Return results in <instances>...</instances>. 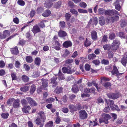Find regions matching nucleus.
I'll return each mask as SVG.
<instances>
[{"instance_id":"nucleus-36","label":"nucleus","mask_w":127,"mask_h":127,"mask_svg":"<svg viewBox=\"0 0 127 127\" xmlns=\"http://www.w3.org/2000/svg\"><path fill=\"white\" fill-rule=\"evenodd\" d=\"M22 78L24 82H27L29 81V78L27 76L25 75H23L22 77Z\"/></svg>"},{"instance_id":"nucleus-8","label":"nucleus","mask_w":127,"mask_h":127,"mask_svg":"<svg viewBox=\"0 0 127 127\" xmlns=\"http://www.w3.org/2000/svg\"><path fill=\"white\" fill-rule=\"evenodd\" d=\"M27 100L31 106H36L37 104L32 98L30 97H26Z\"/></svg>"},{"instance_id":"nucleus-20","label":"nucleus","mask_w":127,"mask_h":127,"mask_svg":"<svg viewBox=\"0 0 127 127\" xmlns=\"http://www.w3.org/2000/svg\"><path fill=\"white\" fill-rule=\"evenodd\" d=\"M12 53L14 54L17 55L18 53V48L17 47H15L11 50Z\"/></svg>"},{"instance_id":"nucleus-7","label":"nucleus","mask_w":127,"mask_h":127,"mask_svg":"<svg viewBox=\"0 0 127 127\" xmlns=\"http://www.w3.org/2000/svg\"><path fill=\"white\" fill-rule=\"evenodd\" d=\"M119 42L118 40H114L112 44V47L111 49L114 51H115L117 49L119 45Z\"/></svg>"},{"instance_id":"nucleus-23","label":"nucleus","mask_w":127,"mask_h":127,"mask_svg":"<svg viewBox=\"0 0 127 127\" xmlns=\"http://www.w3.org/2000/svg\"><path fill=\"white\" fill-rule=\"evenodd\" d=\"M62 90V88L59 87H57L54 90V92L56 94H58L61 93Z\"/></svg>"},{"instance_id":"nucleus-62","label":"nucleus","mask_w":127,"mask_h":127,"mask_svg":"<svg viewBox=\"0 0 127 127\" xmlns=\"http://www.w3.org/2000/svg\"><path fill=\"white\" fill-rule=\"evenodd\" d=\"M60 24L61 27L62 28H64L65 26V23L64 21L60 22Z\"/></svg>"},{"instance_id":"nucleus-40","label":"nucleus","mask_w":127,"mask_h":127,"mask_svg":"<svg viewBox=\"0 0 127 127\" xmlns=\"http://www.w3.org/2000/svg\"><path fill=\"white\" fill-rule=\"evenodd\" d=\"M9 116L8 113H2L1 115L3 119H7Z\"/></svg>"},{"instance_id":"nucleus-51","label":"nucleus","mask_w":127,"mask_h":127,"mask_svg":"<svg viewBox=\"0 0 127 127\" xmlns=\"http://www.w3.org/2000/svg\"><path fill=\"white\" fill-rule=\"evenodd\" d=\"M16 100L14 98H11L9 99L7 101V103L8 104H10L12 102H14Z\"/></svg>"},{"instance_id":"nucleus-41","label":"nucleus","mask_w":127,"mask_h":127,"mask_svg":"<svg viewBox=\"0 0 127 127\" xmlns=\"http://www.w3.org/2000/svg\"><path fill=\"white\" fill-rule=\"evenodd\" d=\"M53 3L51 2H48L46 3L45 4V6L47 8H49L51 7Z\"/></svg>"},{"instance_id":"nucleus-57","label":"nucleus","mask_w":127,"mask_h":127,"mask_svg":"<svg viewBox=\"0 0 127 127\" xmlns=\"http://www.w3.org/2000/svg\"><path fill=\"white\" fill-rule=\"evenodd\" d=\"M71 16V15L70 14L67 13L65 14V17L67 21H68L69 20Z\"/></svg>"},{"instance_id":"nucleus-39","label":"nucleus","mask_w":127,"mask_h":127,"mask_svg":"<svg viewBox=\"0 0 127 127\" xmlns=\"http://www.w3.org/2000/svg\"><path fill=\"white\" fill-rule=\"evenodd\" d=\"M17 3L22 6H24L25 4L24 1L22 0H18L17 1Z\"/></svg>"},{"instance_id":"nucleus-26","label":"nucleus","mask_w":127,"mask_h":127,"mask_svg":"<svg viewBox=\"0 0 127 127\" xmlns=\"http://www.w3.org/2000/svg\"><path fill=\"white\" fill-rule=\"evenodd\" d=\"M42 86L43 88H45L48 86L47 80L44 79H42Z\"/></svg>"},{"instance_id":"nucleus-32","label":"nucleus","mask_w":127,"mask_h":127,"mask_svg":"<svg viewBox=\"0 0 127 127\" xmlns=\"http://www.w3.org/2000/svg\"><path fill=\"white\" fill-rule=\"evenodd\" d=\"M118 72V69L115 66H113V69L111 71L112 74H117Z\"/></svg>"},{"instance_id":"nucleus-55","label":"nucleus","mask_w":127,"mask_h":127,"mask_svg":"<svg viewBox=\"0 0 127 127\" xmlns=\"http://www.w3.org/2000/svg\"><path fill=\"white\" fill-rule=\"evenodd\" d=\"M85 69L87 71H89L90 69V66L88 64H86L85 65Z\"/></svg>"},{"instance_id":"nucleus-28","label":"nucleus","mask_w":127,"mask_h":127,"mask_svg":"<svg viewBox=\"0 0 127 127\" xmlns=\"http://www.w3.org/2000/svg\"><path fill=\"white\" fill-rule=\"evenodd\" d=\"M59 79V80H63L65 79L64 75L61 72L60 70H59L58 73Z\"/></svg>"},{"instance_id":"nucleus-44","label":"nucleus","mask_w":127,"mask_h":127,"mask_svg":"<svg viewBox=\"0 0 127 127\" xmlns=\"http://www.w3.org/2000/svg\"><path fill=\"white\" fill-rule=\"evenodd\" d=\"M53 125V122L51 121H49L48 123L46 124L45 125V127H52Z\"/></svg>"},{"instance_id":"nucleus-15","label":"nucleus","mask_w":127,"mask_h":127,"mask_svg":"<svg viewBox=\"0 0 127 127\" xmlns=\"http://www.w3.org/2000/svg\"><path fill=\"white\" fill-rule=\"evenodd\" d=\"M20 100L18 99H16L15 100L14 102H13V106L15 108H18L20 107Z\"/></svg>"},{"instance_id":"nucleus-19","label":"nucleus","mask_w":127,"mask_h":127,"mask_svg":"<svg viewBox=\"0 0 127 127\" xmlns=\"http://www.w3.org/2000/svg\"><path fill=\"white\" fill-rule=\"evenodd\" d=\"M72 91L74 93H76L79 91L78 86L76 85H74L71 89Z\"/></svg>"},{"instance_id":"nucleus-63","label":"nucleus","mask_w":127,"mask_h":127,"mask_svg":"<svg viewBox=\"0 0 127 127\" xmlns=\"http://www.w3.org/2000/svg\"><path fill=\"white\" fill-rule=\"evenodd\" d=\"M24 67L25 69L27 71H29L30 70V67L29 65L26 64H24Z\"/></svg>"},{"instance_id":"nucleus-35","label":"nucleus","mask_w":127,"mask_h":127,"mask_svg":"<svg viewBox=\"0 0 127 127\" xmlns=\"http://www.w3.org/2000/svg\"><path fill=\"white\" fill-rule=\"evenodd\" d=\"M92 62L96 65H98L99 64L100 62L99 60L96 59L93 60Z\"/></svg>"},{"instance_id":"nucleus-53","label":"nucleus","mask_w":127,"mask_h":127,"mask_svg":"<svg viewBox=\"0 0 127 127\" xmlns=\"http://www.w3.org/2000/svg\"><path fill=\"white\" fill-rule=\"evenodd\" d=\"M78 12L80 13H87L88 12V11L87 10H84L82 9H78Z\"/></svg>"},{"instance_id":"nucleus-58","label":"nucleus","mask_w":127,"mask_h":127,"mask_svg":"<svg viewBox=\"0 0 127 127\" xmlns=\"http://www.w3.org/2000/svg\"><path fill=\"white\" fill-rule=\"evenodd\" d=\"M21 103L23 105H25L28 104V102L25 99H23L21 101Z\"/></svg>"},{"instance_id":"nucleus-4","label":"nucleus","mask_w":127,"mask_h":127,"mask_svg":"<svg viewBox=\"0 0 127 127\" xmlns=\"http://www.w3.org/2000/svg\"><path fill=\"white\" fill-rule=\"evenodd\" d=\"M105 102L108 105L110 106L111 109L114 110L117 109L118 107L114 104L113 101L110 99L106 100Z\"/></svg>"},{"instance_id":"nucleus-50","label":"nucleus","mask_w":127,"mask_h":127,"mask_svg":"<svg viewBox=\"0 0 127 127\" xmlns=\"http://www.w3.org/2000/svg\"><path fill=\"white\" fill-rule=\"evenodd\" d=\"M35 88L34 87V85H32L31 86V88L30 90V93L32 94L35 91Z\"/></svg>"},{"instance_id":"nucleus-18","label":"nucleus","mask_w":127,"mask_h":127,"mask_svg":"<svg viewBox=\"0 0 127 127\" xmlns=\"http://www.w3.org/2000/svg\"><path fill=\"white\" fill-rule=\"evenodd\" d=\"M31 109V108L30 106H25L23 108L22 111L23 112L26 113H29V110Z\"/></svg>"},{"instance_id":"nucleus-1","label":"nucleus","mask_w":127,"mask_h":127,"mask_svg":"<svg viewBox=\"0 0 127 127\" xmlns=\"http://www.w3.org/2000/svg\"><path fill=\"white\" fill-rule=\"evenodd\" d=\"M104 14L105 15H114V17H112L110 19L112 22H113L115 20H118L119 19V17L118 16V12L115 10H107L105 11Z\"/></svg>"},{"instance_id":"nucleus-27","label":"nucleus","mask_w":127,"mask_h":127,"mask_svg":"<svg viewBox=\"0 0 127 127\" xmlns=\"http://www.w3.org/2000/svg\"><path fill=\"white\" fill-rule=\"evenodd\" d=\"M103 47L105 50L109 51L110 50L111 48H112V47L109 44H106L103 45Z\"/></svg>"},{"instance_id":"nucleus-30","label":"nucleus","mask_w":127,"mask_h":127,"mask_svg":"<svg viewBox=\"0 0 127 127\" xmlns=\"http://www.w3.org/2000/svg\"><path fill=\"white\" fill-rule=\"evenodd\" d=\"M41 61V60L40 58H35V64L39 66L40 65Z\"/></svg>"},{"instance_id":"nucleus-49","label":"nucleus","mask_w":127,"mask_h":127,"mask_svg":"<svg viewBox=\"0 0 127 127\" xmlns=\"http://www.w3.org/2000/svg\"><path fill=\"white\" fill-rule=\"evenodd\" d=\"M44 22H46V21H41L38 24V25L41 28H43L45 27L44 24L43 23Z\"/></svg>"},{"instance_id":"nucleus-29","label":"nucleus","mask_w":127,"mask_h":127,"mask_svg":"<svg viewBox=\"0 0 127 127\" xmlns=\"http://www.w3.org/2000/svg\"><path fill=\"white\" fill-rule=\"evenodd\" d=\"M3 33L4 38H5L10 35V32L8 30H5L4 31Z\"/></svg>"},{"instance_id":"nucleus-16","label":"nucleus","mask_w":127,"mask_h":127,"mask_svg":"<svg viewBox=\"0 0 127 127\" xmlns=\"http://www.w3.org/2000/svg\"><path fill=\"white\" fill-rule=\"evenodd\" d=\"M58 35L60 37L64 38L67 35V34L65 32L60 30L58 32Z\"/></svg>"},{"instance_id":"nucleus-52","label":"nucleus","mask_w":127,"mask_h":127,"mask_svg":"<svg viewBox=\"0 0 127 127\" xmlns=\"http://www.w3.org/2000/svg\"><path fill=\"white\" fill-rule=\"evenodd\" d=\"M15 65L16 67L19 68L20 65V63L18 61H16L15 63Z\"/></svg>"},{"instance_id":"nucleus-47","label":"nucleus","mask_w":127,"mask_h":127,"mask_svg":"<svg viewBox=\"0 0 127 127\" xmlns=\"http://www.w3.org/2000/svg\"><path fill=\"white\" fill-rule=\"evenodd\" d=\"M115 34L113 33H110L109 38L111 40L115 38Z\"/></svg>"},{"instance_id":"nucleus-14","label":"nucleus","mask_w":127,"mask_h":127,"mask_svg":"<svg viewBox=\"0 0 127 127\" xmlns=\"http://www.w3.org/2000/svg\"><path fill=\"white\" fill-rule=\"evenodd\" d=\"M99 23L101 26L103 25L105 23V21L104 18L102 16L99 17L98 18Z\"/></svg>"},{"instance_id":"nucleus-22","label":"nucleus","mask_w":127,"mask_h":127,"mask_svg":"<svg viewBox=\"0 0 127 127\" xmlns=\"http://www.w3.org/2000/svg\"><path fill=\"white\" fill-rule=\"evenodd\" d=\"M51 13L50 11L49 10H47L42 13V15L44 17H47L50 15Z\"/></svg>"},{"instance_id":"nucleus-9","label":"nucleus","mask_w":127,"mask_h":127,"mask_svg":"<svg viewBox=\"0 0 127 127\" xmlns=\"http://www.w3.org/2000/svg\"><path fill=\"white\" fill-rule=\"evenodd\" d=\"M122 64L125 66L127 63V53L126 52L124 54L123 57L121 61Z\"/></svg>"},{"instance_id":"nucleus-54","label":"nucleus","mask_w":127,"mask_h":127,"mask_svg":"<svg viewBox=\"0 0 127 127\" xmlns=\"http://www.w3.org/2000/svg\"><path fill=\"white\" fill-rule=\"evenodd\" d=\"M103 85L105 88H107L111 86V84L110 83L106 82L104 83Z\"/></svg>"},{"instance_id":"nucleus-59","label":"nucleus","mask_w":127,"mask_h":127,"mask_svg":"<svg viewBox=\"0 0 127 127\" xmlns=\"http://www.w3.org/2000/svg\"><path fill=\"white\" fill-rule=\"evenodd\" d=\"M70 12L73 14H77L78 13L77 11L75 9H72L70 10Z\"/></svg>"},{"instance_id":"nucleus-42","label":"nucleus","mask_w":127,"mask_h":127,"mask_svg":"<svg viewBox=\"0 0 127 127\" xmlns=\"http://www.w3.org/2000/svg\"><path fill=\"white\" fill-rule=\"evenodd\" d=\"M55 99L54 98H53L51 97H49L46 99V101L48 103H51L54 102Z\"/></svg>"},{"instance_id":"nucleus-38","label":"nucleus","mask_w":127,"mask_h":127,"mask_svg":"<svg viewBox=\"0 0 127 127\" xmlns=\"http://www.w3.org/2000/svg\"><path fill=\"white\" fill-rule=\"evenodd\" d=\"M127 24V22L125 20H122L121 21L120 25L121 27H123L125 26Z\"/></svg>"},{"instance_id":"nucleus-48","label":"nucleus","mask_w":127,"mask_h":127,"mask_svg":"<svg viewBox=\"0 0 127 127\" xmlns=\"http://www.w3.org/2000/svg\"><path fill=\"white\" fill-rule=\"evenodd\" d=\"M101 63L105 65H107L109 63V62L107 60L103 59L101 61Z\"/></svg>"},{"instance_id":"nucleus-17","label":"nucleus","mask_w":127,"mask_h":127,"mask_svg":"<svg viewBox=\"0 0 127 127\" xmlns=\"http://www.w3.org/2000/svg\"><path fill=\"white\" fill-rule=\"evenodd\" d=\"M91 36L93 40H96L97 38L96 32L95 31H93L91 32Z\"/></svg>"},{"instance_id":"nucleus-5","label":"nucleus","mask_w":127,"mask_h":127,"mask_svg":"<svg viewBox=\"0 0 127 127\" xmlns=\"http://www.w3.org/2000/svg\"><path fill=\"white\" fill-rule=\"evenodd\" d=\"M79 117L81 119H85L87 118L88 114L84 110H81L79 112Z\"/></svg>"},{"instance_id":"nucleus-3","label":"nucleus","mask_w":127,"mask_h":127,"mask_svg":"<svg viewBox=\"0 0 127 127\" xmlns=\"http://www.w3.org/2000/svg\"><path fill=\"white\" fill-rule=\"evenodd\" d=\"M110 118V116L109 114H104L103 118H100L99 119V122L100 124L104 123L105 124H107L109 123L108 120Z\"/></svg>"},{"instance_id":"nucleus-64","label":"nucleus","mask_w":127,"mask_h":127,"mask_svg":"<svg viewBox=\"0 0 127 127\" xmlns=\"http://www.w3.org/2000/svg\"><path fill=\"white\" fill-rule=\"evenodd\" d=\"M11 76L13 80H15L16 79V77L15 73H12L11 74Z\"/></svg>"},{"instance_id":"nucleus-21","label":"nucleus","mask_w":127,"mask_h":127,"mask_svg":"<svg viewBox=\"0 0 127 127\" xmlns=\"http://www.w3.org/2000/svg\"><path fill=\"white\" fill-rule=\"evenodd\" d=\"M89 22L91 24H92V22H93V24L96 25L98 23L97 18L96 17H95L94 18L93 20L92 19H91L90 20Z\"/></svg>"},{"instance_id":"nucleus-11","label":"nucleus","mask_w":127,"mask_h":127,"mask_svg":"<svg viewBox=\"0 0 127 127\" xmlns=\"http://www.w3.org/2000/svg\"><path fill=\"white\" fill-rule=\"evenodd\" d=\"M107 96L109 98L114 99L118 98L119 94L117 93H109L107 94Z\"/></svg>"},{"instance_id":"nucleus-25","label":"nucleus","mask_w":127,"mask_h":127,"mask_svg":"<svg viewBox=\"0 0 127 127\" xmlns=\"http://www.w3.org/2000/svg\"><path fill=\"white\" fill-rule=\"evenodd\" d=\"M29 86L25 85L23 87H21L20 89V90L21 91L23 92H27L29 90Z\"/></svg>"},{"instance_id":"nucleus-2","label":"nucleus","mask_w":127,"mask_h":127,"mask_svg":"<svg viewBox=\"0 0 127 127\" xmlns=\"http://www.w3.org/2000/svg\"><path fill=\"white\" fill-rule=\"evenodd\" d=\"M39 115H40V117L37 118L35 120V122L37 125H40V127H42L44 124L43 123L45 122L46 119L45 116L43 112H40L39 114Z\"/></svg>"},{"instance_id":"nucleus-46","label":"nucleus","mask_w":127,"mask_h":127,"mask_svg":"<svg viewBox=\"0 0 127 127\" xmlns=\"http://www.w3.org/2000/svg\"><path fill=\"white\" fill-rule=\"evenodd\" d=\"M61 4L60 2H58L56 3L54 5V7L57 8H59L61 6Z\"/></svg>"},{"instance_id":"nucleus-13","label":"nucleus","mask_w":127,"mask_h":127,"mask_svg":"<svg viewBox=\"0 0 127 127\" xmlns=\"http://www.w3.org/2000/svg\"><path fill=\"white\" fill-rule=\"evenodd\" d=\"M32 31L34 34L41 31L40 28L37 25L33 26Z\"/></svg>"},{"instance_id":"nucleus-34","label":"nucleus","mask_w":127,"mask_h":127,"mask_svg":"<svg viewBox=\"0 0 127 127\" xmlns=\"http://www.w3.org/2000/svg\"><path fill=\"white\" fill-rule=\"evenodd\" d=\"M69 108L72 111H75L76 110V107L72 104H70L68 106Z\"/></svg>"},{"instance_id":"nucleus-45","label":"nucleus","mask_w":127,"mask_h":127,"mask_svg":"<svg viewBox=\"0 0 127 127\" xmlns=\"http://www.w3.org/2000/svg\"><path fill=\"white\" fill-rule=\"evenodd\" d=\"M91 43L89 41L86 39V40L85 42V45L87 47L89 46L91 44Z\"/></svg>"},{"instance_id":"nucleus-24","label":"nucleus","mask_w":127,"mask_h":127,"mask_svg":"<svg viewBox=\"0 0 127 127\" xmlns=\"http://www.w3.org/2000/svg\"><path fill=\"white\" fill-rule=\"evenodd\" d=\"M106 10L102 8H100L98 9L97 11L98 13L100 15H103L105 13Z\"/></svg>"},{"instance_id":"nucleus-10","label":"nucleus","mask_w":127,"mask_h":127,"mask_svg":"<svg viewBox=\"0 0 127 127\" xmlns=\"http://www.w3.org/2000/svg\"><path fill=\"white\" fill-rule=\"evenodd\" d=\"M63 72L64 73L71 74L74 71L72 70L69 67H63L62 69Z\"/></svg>"},{"instance_id":"nucleus-60","label":"nucleus","mask_w":127,"mask_h":127,"mask_svg":"<svg viewBox=\"0 0 127 127\" xmlns=\"http://www.w3.org/2000/svg\"><path fill=\"white\" fill-rule=\"evenodd\" d=\"M65 63L67 64H70L73 62V60L72 59H68L65 61Z\"/></svg>"},{"instance_id":"nucleus-61","label":"nucleus","mask_w":127,"mask_h":127,"mask_svg":"<svg viewBox=\"0 0 127 127\" xmlns=\"http://www.w3.org/2000/svg\"><path fill=\"white\" fill-rule=\"evenodd\" d=\"M35 13V11L34 10H32L30 13V16L31 17H33V16L34 15Z\"/></svg>"},{"instance_id":"nucleus-6","label":"nucleus","mask_w":127,"mask_h":127,"mask_svg":"<svg viewBox=\"0 0 127 127\" xmlns=\"http://www.w3.org/2000/svg\"><path fill=\"white\" fill-rule=\"evenodd\" d=\"M57 78L56 77H53L51 79V82L50 83V86L54 88L56 87L58 85V82L57 81Z\"/></svg>"},{"instance_id":"nucleus-31","label":"nucleus","mask_w":127,"mask_h":127,"mask_svg":"<svg viewBox=\"0 0 127 127\" xmlns=\"http://www.w3.org/2000/svg\"><path fill=\"white\" fill-rule=\"evenodd\" d=\"M114 5L115 6V8L117 10H119V1L118 0H117L114 3Z\"/></svg>"},{"instance_id":"nucleus-12","label":"nucleus","mask_w":127,"mask_h":127,"mask_svg":"<svg viewBox=\"0 0 127 127\" xmlns=\"http://www.w3.org/2000/svg\"><path fill=\"white\" fill-rule=\"evenodd\" d=\"M63 46L66 48L71 46L72 43L70 41H65L63 44Z\"/></svg>"},{"instance_id":"nucleus-56","label":"nucleus","mask_w":127,"mask_h":127,"mask_svg":"<svg viewBox=\"0 0 127 127\" xmlns=\"http://www.w3.org/2000/svg\"><path fill=\"white\" fill-rule=\"evenodd\" d=\"M79 5L81 7L83 8H85L87 6V4L86 3L84 2H80Z\"/></svg>"},{"instance_id":"nucleus-43","label":"nucleus","mask_w":127,"mask_h":127,"mask_svg":"<svg viewBox=\"0 0 127 127\" xmlns=\"http://www.w3.org/2000/svg\"><path fill=\"white\" fill-rule=\"evenodd\" d=\"M70 54L69 51L67 49L65 50L64 54L63 55V57L65 58L67 57Z\"/></svg>"},{"instance_id":"nucleus-33","label":"nucleus","mask_w":127,"mask_h":127,"mask_svg":"<svg viewBox=\"0 0 127 127\" xmlns=\"http://www.w3.org/2000/svg\"><path fill=\"white\" fill-rule=\"evenodd\" d=\"M96 57V55L94 54L93 53L89 54L88 56V58L89 59H93L95 58Z\"/></svg>"},{"instance_id":"nucleus-37","label":"nucleus","mask_w":127,"mask_h":127,"mask_svg":"<svg viewBox=\"0 0 127 127\" xmlns=\"http://www.w3.org/2000/svg\"><path fill=\"white\" fill-rule=\"evenodd\" d=\"M26 61L29 63H31L33 61L32 58L31 56H27L26 57Z\"/></svg>"}]
</instances>
